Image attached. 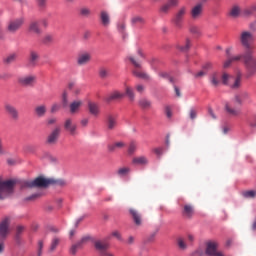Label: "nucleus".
Returning a JSON list of instances; mask_svg holds the SVG:
<instances>
[{
  "label": "nucleus",
  "mask_w": 256,
  "mask_h": 256,
  "mask_svg": "<svg viewBox=\"0 0 256 256\" xmlns=\"http://www.w3.org/2000/svg\"><path fill=\"white\" fill-rule=\"evenodd\" d=\"M243 197L246 199H253L256 196V191L255 190H248L242 192Z\"/></svg>",
  "instance_id": "obj_41"
},
{
  "label": "nucleus",
  "mask_w": 256,
  "mask_h": 256,
  "mask_svg": "<svg viewBox=\"0 0 256 256\" xmlns=\"http://www.w3.org/2000/svg\"><path fill=\"white\" fill-rule=\"evenodd\" d=\"M218 244L217 242H208L206 244V255L208 256H225L223 252L217 251Z\"/></svg>",
  "instance_id": "obj_12"
},
{
  "label": "nucleus",
  "mask_w": 256,
  "mask_h": 256,
  "mask_svg": "<svg viewBox=\"0 0 256 256\" xmlns=\"http://www.w3.org/2000/svg\"><path fill=\"white\" fill-rule=\"evenodd\" d=\"M224 111L230 117H239L241 115V109L234 107L233 103L226 102L224 106Z\"/></svg>",
  "instance_id": "obj_15"
},
{
  "label": "nucleus",
  "mask_w": 256,
  "mask_h": 256,
  "mask_svg": "<svg viewBox=\"0 0 256 256\" xmlns=\"http://www.w3.org/2000/svg\"><path fill=\"white\" fill-rule=\"evenodd\" d=\"M23 25H25V17L21 16L11 19L6 24V32L10 35H15L17 31H20V29L23 28Z\"/></svg>",
  "instance_id": "obj_2"
},
{
  "label": "nucleus",
  "mask_w": 256,
  "mask_h": 256,
  "mask_svg": "<svg viewBox=\"0 0 256 256\" xmlns=\"http://www.w3.org/2000/svg\"><path fill=\"white\" fill-rule=\"evenodd\" d=\"M15 187V181L0 179V199H7L11 193H13V188Z\"/></svg>",
  "instance_id": "obj_4"
},
{
  "label": "nucleus",
  "mask_w": 256,
  "mask_h": 256,
  "mask_svg": "<svg viewBox=\"0 0 256 256\" xmlns=\"http://www.w3.org/2000/svg\"><path fill=\"white\" fill-rule=\"evenodd\" d=\"M203 15V4H197L191 9L192 19H199Z\"/></svg>",
  "instance_id": "obj_25"
},
{
  "label": "nucleus",
  "mask_w": 256,
  "mask_h": 256,
  "mask_svg": "<svg viewBox=\"0 0 256 256\" xmlns=\"http://www.w3.org/2000/svg\"><path fill=\"white\" fill-rule=\"evenodd\" d=\"M191 48V40L186 39V44L184 46H178V49H180V51H189V49Z\"/></svg>",
  "instance_id": "obj_46"
},
{
  "label": "nucleus",
  "mask_w": 256,
  "mask_h": 256,
  "mask_svg": "<svg viewBox=\"0 0 256 256\" xmlns=\"http://www.w3.org/2000/svg\"><path fill=\"white\" fill-rule=\"evenodd\" d=\"M83 106V101L81 100H75L72 103H70V113L72 115H75V113H79V109Z\"/></svg>",
  "instance_id": "obj_28"
},
{
  "label": "nucleus",
  "mask_w": 256,
  "mask_h": 256,
  "mask_svg": "<svg viewBox=\"0 0 256 256\" xmlns=\"http://www.w3.org/2000/svg\"><path fill=\"white\" fill-rule=\"evenodd\" d=\"M28 33H33L34 35H41L43 30H41V26L39 25V21L32 20L28 25Z\"/></svg>",
  "instance_id": "obj_17"
},
{
  "label": "nucleus",
  "mask_w": 256,
  "mask_h": 256,
  "mask_svg": "<svg viewBox=\"0 0 256 256\" xmlns=\"http://www.w3.org/2000/svg\"><path fill=\"white\" fill-rule=\"evenodd\" d=\"M130 215L135 223V225H137L138 227H140V225H142L143 223V218L141 217V213H139V211H137L136 209L131 208L129 210Z\"/></svg>",
  "instance_id": "obj_21"
},
{
  "label": "nucleus",
  "mask_w": 256,
  "mask_h": 256,
  "mask_svg": "<svg viewBox=\"0 0 256 256\" xmlns=\"http://www.w3.org/2000/svg\"><path fill=\"white\" fill-rule=\"evenodd\" d=\"M35 115H37V117H45V114L47 113V106L45 105H39L36 106V108L34 109Z\"/></svg>",
  "instance_id": "obj_32"
},
{
  "label": "nucleus",
  "mask_w": 256,
  "mask_h": 256,
  "mask_svg": "<svg viewBox=\"0 0 256 256\" xmlns=\"http://www.w3.org/2000/svg\"><path fill=\"white\" fill-rule=\"evenodd\" d=\"M132 25H143L145 23V19L140 16H135L131 19Z\"/></svg>",
  "instance_id": "obj_39"
},
{
  "label": "nucleus",
  "mask_w": 256,
  "mask_h": 256,
  "mask_svg": "<svg viewBox=\"0 0 256 256\" xmlns=\"http://www.w3.org/2000/svg\"><path fill=\"white\" fill-rule=\"evenodd\" d=\"M57 245H59V238H54L52 240L51 246H50V250L51 251H55V249H57Z\"/></svg>",
  "instance_id": "obj_50"
},
{
  "label": "nucleus",
  "mask_w": 256,
  "mask_h": 256,
  "mask_svg": "<svg viewBox=\"0 0 256 256\" xmlns=\"http://www.w3.org/2000/svg\"><path fill=\"white\" fill-rule=\"evenodd\" d=\"M94 247L96 251L103 255V253H107V249H109V243L106 241L97 240L94 242Z\"/></svg>",
  "instance_id": "obj_19"
},
{
  "label": "nucleus",
  "mask_w": 256,
  "mask_h": 256,
  "mask_svg": "<svg viewBox=\"0 0 256 256\" xmlns=\"http://www.w3.org/2000/svg\"><path fill=\"white\" fill-rule=\"evenodd\" d=\"M148 163H149V160H147V157L145 156H138L132 159L133 165H147Z\"/></svg>",
  "instance_id": "obj_31"
},
{
  "label": "nucleus",
  "mask_w": 256,
  "mask_h": 256,
  "mask_svg": "<svg viewBox=\"0 0 256 256\" xmlns=\"http://www.w3.org/2000/svg\"><path fill=\"white\" fill-rule=\"evenodd\" d=\"M11 233V217L6 216L0 221V239L9 237Z\"/></svg>",
  "instance_id": "obj_8"
},
{
  "label": "nucleus",
  "mask_w": 256,
  "mask_h": 256,
  "mask_svg": "<svg viewBox=\"0 0 256 256\" xmlns=\"http://www.w3.org/2000/svg\"><path fill=\"white\" fill-rule=\"evenodd\" d=\"M62 104H63V107H67V105H69V98L67 96V91H64L62 94Z\"/></svg>",
  "instance_id": "obj_49"
},
{
  "label": "nucleus",
  "mask_w": 256,
  "mask_h": 256,
  "mask_svg": "<svg viewBox=\"0 0 256 256\" xmlns=\"http://www.w3.org/2000/svg\"><path fill=\"white\" fill-rule=\"evenodd\" d=\"M137 151V144L135 142H131L129 147H128V153L129 155H133Z\"/></svg>",
  "instance_id": "obj_47"
},
{
  "label": "nucleus",
  "mask_w": 256,
  "mask_h": 256,
  "mask_svg": "<svg viewBox=\"0 0 256 256\" xmlns=\"http://www.w3.org/2000/svg\"><path fill=\"white\" fill-rule=\"evenodd\" d=\"M90 239H91V237H89V236L82 237V239L78 242V243H80V247L82 245H85V243H87V241H89Z\"/></svg>",
  "instance_id": "obj_58"
},
{
  "label": "nucleus",
  "mask_w": 256,
  "mask_h": 256,
  "mask_svg": "<svg viewBox=\"0 0 256 256\" xmlns=\"http://www.w3.org/2000/svg\"><path fill=\"white\" fill-rule=\"evenodd\" d=\"M88 110L90 115H93L94 117L99 116V113H101V110L99 109V104L94 102H88Z\"/></svg>",
  "instance_id": "obj_27"
},
{
  "label": "nucleus",
  "mask_w": 256,
  "mask_h": 256,
  "mask_svg": "<svg viewBox=\"0 0 256 256\" xmlns=\"http://www.w3.org/2000/svg\"><path fill=\"white\" fill-rule=\"evenodd\" d=\"M114 145L117 149H123V147H125L123 142H115Z\"/></svg>",
  "instance_id": "obj_64"
},
{
  "label": "nucleus",
  "mask_w": 256,
  "mask_h": 256,
  "mask_svg": "<svg viewBox=\"0 0 256 256\" xmlns=\"http://www.w3.org/2000/svg\"><path fill=\"white\" fill-rule=\"evenodd\" d=\"M4 109L6 113H8V115L11 117V119H13V121H17L19 119V111L17 108H15V106L6 104Z\"/></svg>",
  "instance_id": "obj_18"
},
{
  "label": "nucleus",
  "mask_w": 256,
  "mask_h": 256,
  "mask_svg": "<svg viewBox=\"0 0 256 256\" xmlns=\"http://www.w3.org/2000/svg\"><path fill=\"white\" fill-rule=\"evenodd\" d=\"M138 103L142 109H149V107H151V101H149L145 98L140 99Z\"/></svg>",
  "instance_id": "obj_37"
},
{
  "label": "nucleus",
  "mask_w": 256,
  "mask_h": 256,
  "mask_svg": "<svg viewBox=\"0 0 256 256\" xmlns=\"http://www.w3.org/2000/svg\"><path fill=\"white\" fill-rule=\"evenodd\" d=\"M39 62V52L31 50L28 58V67H37Z\"/></svg>",
  "instance_id": "obj_20"
},
{
  "label": "nucleus",
  "mask_w": 256,
  "mask_h": 256,
  "mask_svg": "<svg viewBox=\"0 0 256 256\" xmlns=\"http://www.w3.org/2000/svg\"><path fill=\"white\" fill-rule=\"evenodd\" d=\"M125 95L128 97L129 101H135V92L130 86H126Z\"/></svg>",
  "instance_id": "obj_34"
},
{
  "label": "nucleus",
  "mask_w": 256,
  "mask_h": 256,
  "mask_svg": "<svg viewBox=\"0 0 256 256\" xmlns=\"http://www.w3.org/2000/svg\"><path fill=\"white\" fill-rule=\"evenodd\" d=\"M108 151H109L110 153H115V151H117V148H116V146H115V143L108 145Z\"/></svg>",
  "instance_id": "obj_59"
},
{
  "label": "nucleus",
  "mask_w": 256,
  "mask_h": 256,
  "mask_svg": "<svg viewBox=\"0 0 256 256\" xmlns=\"http://www.w3.org/2000/svg\"><path fill=\"white\" fill-rule=\"evenodd\" d=\"M171 7H172L171 4H169V2H168L160 8V11H161V13H167L169 11V9H171Z\"/></svg>",
  "instance_id": "obj_54"
},
{
  "label": "nucleus",
  "mask_w": 256,
  "mask_h": 256,
  "mask_svg": "<svg viewBox=\"0 0 256 256\" xmlns=\"http://www.w3.org/2000/svg\"><path fill=\"white\" fill-rule=\"evenodd\" d=\"M80 15L81 17H91V9L87 7H82L80 9Z\"/></svg>",
  "instance_id": "obj_42"
},
{
  "label": "nucleus",
  "mask_w": 256,
  "mask_h": 256,
  "mask_svg": "<svg viewBox=\"0 0 256 256\" xmlns=\"http://www.w3.org/2000/svg\"><path fill=\"white\" fill-rule=\"evenodd\" d=\"M221 81L223 85H229L232 89H239L241 87V76L235 78L231 74L223 72Z\"/></svg>",
  "instance_id": "obj_3"
},
{
  "label": "nucleus",
  "mask_w": 256,
  "mask_h": 256,
  "mask_svg": "<svg viewBox=\"0 0 256 256\" xmlns=\"http://www.w3.org/2000/svg\"><path fill=\"white\" fill-rule=\"evenodd\" d=\"M81 247V243H76L74 245H72L71 249H70V253L72 255H75V253H77V249H80Z\"/></svg>",
  "instance_id": "obj_51"
},
{
  "label": "nucleus",
  "mask_w": 256,
  "mask_h": 256,
  "mask_svg": "<svg viewBox=\"0 0 256 256\" xmlns=\"http://www.w3.org/2000/svg\"><path fill=\"white\" fill-rule=\"evenodd\" d=\"M239 41L247 51H251V43L255 41V34L249 30H243L240 33Z\"/></svg>",
  "instance_id": "obj_5"
},
{
  "label": "nucleus",
  "mask_w": 256,
  "mask_h": 256,
  "mask_svg": "<svg viewBox=\"0 0 256 256\" xmlns=\"http://www.w3.org/2000/svg\"><path fill=\"white\" fill-rule=\"evenodd\" d=\"M128 59L135 67V70H133V75H135V77H138L139 79H144V81H149V79H151V76H149V74L139 70L141 69V62L137 61V59H135V57L133 56H129Z\"/></svg>",
  "instance_id": "obj_7"
},
{
  "label": "nucleus",
  "mask_w": 256,
  "mask_h": 256,
  "mask_svg": "<svg viewBox=\"0 0 256 256\" xmlns=\"http://www.w3.org/2000/svg\"><path fill=\"white\" fill-rule=\"evenodd\" d=\"M112 237H116L118 241H121V233H119V231L112 232Z\"/></svg>",
  "instance_id": "obj_62"
},
{
  "label": "nucleus",
  "mask_w": 256,
  "mask_h": 256,
  "mask_svg": "<svg viewBox=\"0 0 256 256\" xmlns=\"http://www.w3.org/2000/svg\"><path fill=\"white\" fill-rule=\"evenodd\" d=\"M178 245L180 249H187V245H185V241H183V239L178 240Z\"/></svg>",
  "instance_id": "obj_61"
},
{
  "label": "nucleus",
  "mask_w": 256,
  "mask_h": 256,
  "mask_svg": "<svg viewBox=\"0 0 256 256\" xmlns=\"http://www.w3.org/2000/svg\"><path fill=\"white\" fill-rule=\"evenodd\" d=\"M238 61H243L248 77L256 75V58L253 56V51L246 50L243 54L229 57L224 62L223 67L224 69H227L228 67H231L232 63H238Z\"/></svg>",
  "instance_id": "obj_1"
},
{
  "label": "nucleus",
  "mask_w": 256,
  "mask_h": 256,
  "mask_svg": "<svg viewBox=\"0 0 256 256\" xmlns=\"http://www.w3.org/2000/svg\"><path fill=\"white\" fill-rule=\"evenodd\" d=\"M197 109H195V108H191L190 110H189V117H190V119H191V121H195V119H197Z\"/></svg>",
  "instance_id": "obj_48"
},
{
  "label": "nucleus",
  "mask_w": 256,
  "mask_h": 256,
  "mask_svg": "<svg viewBox=\"0 0 256 256\" xmlns=\"http://www.w3.org/2000/svg\"><path fill=\"white\" fill-rule=\"evenodd\" d=\"M54 40H55V38L53 37V35L47 34L43 38V43L45 45H50V43H53Z\"/></svg>",
  "instance_id": "obj_43"
},
{
  "label": "nucleus",
  "mask_w": 256,
  "mask_h": 256,
  "mask_svg": "<svg viewBox=\"0 0 256 256\" xmlns=\"http://www.w3.org/2000/svg\"><path fill=\"white\" fill-rule=\"evenodd\" d=\"M129 171H131L129 168L123 167V168L118 169L117 173H118L119 177H125V175H127L129 173Z\"/></svg>",
  "instance_id": "obj_45"
},
{
  "label": "nucleus",
  "mask_w": 256,
  "mask_h": 256,
  "mask_svg": "<svg viewBox=\"0 0 256 256\" xmlns=\"http://www.w3.org/2000/svg\"><path fill=\"white\" fill-rule=\"evenodd\" d=\"M100 20L102 25H104V27H107L109 23H111V20L109 18V13H107V11H102L100 13Z\"/></svg>",
  "instance_id": "obj_33"
},
{
  "label": "nucleus",
  "mask_w": 256,
  "mask_h": 256,
  "mask_svg": "<svg viewBox=\"0 0 256 256\" xmlns=\"http://www.w3.org/2000/svg\"><path fill=\"white\" fill-rule=\"evenodd\" d=\"M38 9L41 11L47 9V0H35Z\"/></svg>",
  "instance_id": "obj_40"
},
{
  "label": "nucleus",
  "mask_w": 256,
  "mask_h": 256,
  "mask_svg": "<svg viewBox=\"0 0 256 256\" xmlns=\"http://www.w3.org/2000/svg\"><path fill=\"white\" fill-rule=\"evenodd\" d=\"M205 75H207V71L202 70V71H199L198 73H195L194 77H195V79H201V78L205 77Z\"/></svg>",
  "instance_id": "obj_53"
},
{
  "label": "nucleus",
  "mask_w": 256,
  "mask_h": 256,
  "mask_svg": "<svg viewBox=\"0 0 256 256\" xmlns=\"http://www.w3.org/2000/svg\"><path fill=\"white\" fill-rule=\"evenodd\" d=\"M17 59V54L13 53L8 55L5 59H4V63L5 65H11V63H14V61Z\"/></svg>",
  "instance_id": "obj_38"
},
{
  "label": "nucleus",
  "mask_w": 256,
  "mask_h": 256,
  "mask_svg": "<svg viewBox=\"0 0 256 256\" xmlns=\"http://www.w3.org/2000/svg\"><path fill=\"white\" fill-rule=\"evenodd\" d=\"M194 214H195V208H193V205L191 204L184 205L182 210L183 217H186V219H191V217H193Z\"/></svg>",
  "instance_id": "obj_24"
},
{
  "label": "nucleus",
  "mask_w": 256,
  "mask_h": 256,
  "mask_svg": "<svg viewBox=\"0 0 256 256\" xmlns=\"http://www.w3.org/2000/svg\"><path fill=\"white\" fill-rule=\"evenodd\" d=\"M125 97V93L119 91H113L105 97L106 103H111V101H121Z\"/></svg>",
  "instance_id": "obj_16"
},
{
  "label": "nucleus",
  "mask_w": 256,
  "mask_h": 256,
  "mask_svg": "<svg viewBox=\"0 0 256 256\" xmlns=\"http://www.w3.org/2000/svg\"><path fill=\"white\" fill-rule=\"evenodd\" d=\"M249 94L245 91L240 92L239 94H236L234 97V101L235 103H237L238 105H242L243 103H245L246 101H249Z\"/></svg>",
  "instance_id": "obj_23"
},
{
  "label": "nucleus",
  "mask_w": 256,
  "mask_h": 256,
  "mask_svg": "<svg viewBox=\"0 0 256 256\" xmlns=\"http://www.w3.org/2000/svg\"><path fill=\"white\" fill-rule=\"evenodd\" d=\"M117 127V118L114 116L109 115L107 117V130L108 131H113Z\"/></svg>",
  "instance_id": "obj_29"
},
{
  "label": "nucleus",
  "mask_w": 256,
  "mask_h": 256,
  "mask_svg": "<svg viewBox=\"0 0 256 256\" xmlns=\"http://www.w3.org/2000/svg\"><path fill=\"white\" fill-rule=\"evenodd\" d=\"M165 113H166V116L168 117V119H171V117H173V112H171V107L166 106Z\"/></svg>",
  "instance_id": "obj_57"
},
{
  "label": "nucleus",
  "mask_w": 256,
  "mask_h": 256,
  "mask_svg": "<svg viewBox=\"0 0 256 256\" xmlns=\"http://www.w3.org/2000/svg\"><path fill=\"white\" fill-rule=\"evenodd\" d=\"M256 13V3L247 6L242 10V17H253Z\"/></svg>",
  "instance_id": "obj_26"
},
{
  "label": "nucleus",
  "mask_w": 256,
  "mask_h": 256,
  "mask_svg": "<svg viewBox=\"0 0 256 256\" xmlns=\"http://www.w3.org/2000/svg\"><path fill=\"white\" fill-rule=\"evenodd\" d=\"M135 89H136L137 93H140V94L145 92V86L143 84L136 85Z\"/></svg>",
  "instance_id": "obj_55"
},
{
  "label": "nucleus",
  "mask_w": 256,
  "mask_h": 256,
  "mask_svg": "<svg viewBox=\"0 0 256 256\" xmlns=\"http://www.w3.org/2000/svg\"><path fill=\"white\" fill-rule=\"evenodd\" d=\"M108 75H109V70H107V68H100V70H99V77L101 79H107Z\"/></svg>",
  "instance_id": "obj_44"
},
{
  "label": "nucleus",
  "mask_w": 256,
  "mask_h": 256,
  "mask_svg": "<svg viewBox=\"0 0 256 256\" xmlns=\"http://www.w3.org/2000/svg\"><path fill=\"white\" fill-rule=\"evenodd\" d=\"M229 17H232V19H238V17L243 16V11H241V7L239 5H233L229 12H228Z\"/></svg>",
  "instance_id": "obj_22"
},
{
  "label": "nucleus",
  "mask_w": 256,
  "mask_h": 256,
  "mask_svg": "<svg viewBox=\"0 0 256 256\" xmlns=\"http://www.w3.org/2000/svg\"><path fill=\"white\" fill-rule=\"evenodd\" d=\"M210 83H211L212 87H219V85H221V83H222L221 76H219L218 73H213L210 76Z\"/></svg>",
  "instance_id": "obj_30"
},
{
  "label": "nucleus",
  "mask_w": 256,
  "mask_h": 256,
  "mask_svg": "<svg viewBox=\"0 0 256 256\" xmlns=\"http://www.w3.org/2000/svg\"><path fill=\"white\" fill-rule=\"evenodd\" d=\"M7 79H11V74L9 73H0V80L7 81Z\"/></svg>",
  "instance_id": "obj_56"
},
{
  "label": "nucleus",
  "mask_w": 256,
  "mask_h": 256,
  "mask_svg": "<svg viewBox=\"0 0 256 256\" xmlns=\"http://www.w3.org/2000/svg\"><path fill=\"white\" fill-rule=\"evenodd\" d=\"M91 59H92L91 53L80 52L76 58V63L80 67H83L85 65H89V63H91Z\"/></svg>",
  "instance_id": "obj_11"
},
{
  "label": "nucleus",
  "mask_w": 256,
  "mask_h": 256,
  "mask_svg": "<svg viewBox=\"0 0 256 256\" xmlns=\"http://www.w3.org/2000/svg\"><path fill=\"white\" fill-rule=\"evenodd\" d=\"M153 152L158 155V157H161L163 155V148H155Z\"/></svg>",
  "instance_id": "obj_60"
},
{
  "label": "nucleus",
  "mask_w": 256,
  "mask_h": 256,
  "mask_svg": "<svg viewBox=\"0 0 256 256\" xmlns=\"http://www.w3.org/2000/svg\"><path fill=\"white\" fill-rule=\"evenodd\" d=\"M51 178H43V177H38L36 179H34L33 181H24L22 186L23 187H49V185H51Z\"/></svg>",
  "instance_id": "obj_6"
},
{
  "label": "nucleus",
  "mask_w": 256,
  "mask_h": 256,
  "mask_svg": "<svg viewBox=\"0 0 256 256\" xmlns=\"http://www.w3.org/2000/svg\"><path fill=\"white\" fill-rule=\"evenodd\" d=\"M50 185H57L58 187H65L67 185V182L64 179H53L50 178Z\"/></svg>",
  "instance_id": "obj_35"
},
{
  "label": "nucleus",
  "mask_w": 256,
  "mask_h": 256,
  "mask_svg": "<svg viewBox=\"0 0 256 256\" xmlns=\"http://www.w3.org/2000/svg\"><path fill=\"white\" fill-rule=\"evenodd\" d=\"M159 76L162 77V79H168L170 83H173V78H171L167 72H160Z\"/></svg>",
  "instance_id": "obj_52"
},
{
  "label": "nucleus",
  "mask_w": 256,
  "mask_h": 256,
  "mask_svg": "<svg viewBox=\"0 0 256 256\" xmlns=\"http://www.w3.org/2000/svg\"><path fill=\"white\" fill-rule=\"evenodd\" d=\"M64 129L72 136L77 135V124L73 119L67 118L64 122Z\"/></svg>",
  "instance_id": "obj_14"
},
{
  "label": "nucleus",
  "mask_w": 256,
  "mask_h": 256,
  "mask_svg": "<svg viewBox=\"0 0 256 256\" xmlns=\"http://www.w3.org/2000/svg\"><path fill=\"white\" fill-rule=\"evenodd\" d=\"M60 135H61V128L60 127H56L47 136V138H46V145H57V142L59 141Z\"/></svg>",
  "instance_id": "obj_10"
},
{
  "label": "nucleus",
  "mask_w": 256,
  "mask_h": 256,
  "mask_svg": "<svg viewBox=\"0 0 256 256\" xmlns=\"http://www.w3.org/2000/svg\"><path fill=\"white\" fill-rule=\"evenodd\" d=\"M35 81H37V76L35 75L20 76L18 78V83L22 87H31Z\"/></svg>",
  "instance_id": "obj_13"
},
{
  "label": "nucleus",
  "mask_w": 256,
  "mask_h": 256,
  "mask_svg": "<svg viewBox=\"0 0 256 256\" xmlns=\"http://www.w3.org/2000/svg\"><path fill=\"white\" fill-rule=\"evenodd\" d=\"M5 39V29L3 26H0V41Z\"/></svg>",
  "instance_id": "obj_63"
},
{
  "label": "nucleus",
  "mask_w": 256,
  "mask_h": 256,
  "mask_svg": "<svg viewBox=\"0 0 256 256\" xmlns=\"http://www.w3.org/2000/svg\"><path fill=\"white\" fill-rule=\"evenodd\" d=\"M189 31L192 35H196V37H201V29L196 25H191L189 27Z\"/></svg>",
  "instance_id": "obj_36"
},
{
  "label": "nucleus",
  "mask_w": 256,
  "mask_h": 256,
  "mask_svg": "<svg viewBox=\"0 0 256 256\" xmlns=\"http://www.w3.org/2000/svg\"><path fill=\"white\" fill-rule=\"evenodd\" d=\"M185 15H187V7H181L173 17V23L178 29L183 27V19H185Z\"/></svg>",
  "instance_id": "obj_9"
}]
</instances>
